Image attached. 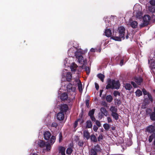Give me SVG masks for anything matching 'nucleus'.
Instances as JSON below:
<instances>
[{"label":"nucleus","mask_w":155,"mask_h":155,"mask_svg":"<svg viewBox=\"0 0 155 155\" xmlns=\"http://www.w3.org/2000/svg\"><path fill=\"white\" fill-rule=\"evenodd\" d=\"M90 138L91 141H93L94 143L97 142V138L94 134H91L90 136Z\"/></svg>","instance_id":"nucleus-23"},{"label":"nucleus","mask_w":155,"mask_h":155,"mask_svg":"<svg viewBox=\"0 0 155 155\" xmlns=\"http://www.w3.org/2000/svg\"><path fill=\"white\" fill-rule=\"evenodd\" d=\"M98 129V127L95 125H94L93 126V130L95 132H97Z\"/></svg>","instance_id":"nucleus-53"},{"label":"nucleus","mask_w":155,"mask_h":155,"mask_svg":"<svg viewBox=\"0 0 155 155\" xmlns=\"http://www.w3.org/2000/svg\"><path fill=\"white\" fill-rule=\"evenodd\" d=\"M123 63H124V60L123 59H122L120 61V65L122 66L123 64Z\"/></svg>","instance_id":"nucleus-61"},{"label":"nucleus","mask_w":155,"mask_h":155,"mask_svg":"<svg viewBox=\"0 0 155 155\" xmlns=\"http://www.w3.org/2000/svg\"><path fill=\"white\" fill-rule=\"evenodd\" d=\"M79 80V81H80V83H81L80 81V80ZM78 89L80 91L81 90V91L82 90V84H81V83H80V84H78Z\"/></svg>","instance_id":"nucleus-51"},{"label":"nucleus","mask_w":155,"mask_h":155,"mask_svg":"<svg viewBox=\"0 0 155 155\" xmlns=\"http://www.w3.org/2000/svg\"><path fill=\"white\" fill-rule=\"evenodd\" d=\"M62 134L61 132H60L59 134V142H61L62 140Z\"/></svg>","instance_id":"nucleus-41"},{"label":"nucleus","mask_w":155,"mask_h":155,"mask_svg":"<svg viewBox=\"0 0 155 155\" xmlns=\"http://www.w3.org/2000/svg\"><path fill=\"white\" fill-rule=\"evenodd\" d=\"M90 51L91 52H94L95 51V49L93 48H91L90 50Z\"/></svg>","instance_id":"nucleus-64"},{"label":"nucleus","mask_w":155,"mask_h":155,"mask_svg":"<svg viewBox=\"0 0 155 155\" xmlns=\"http://www.w3.org/2000/svg\"><path fill=\"white\" fill-rule=\"evenodd\" d=\"M103 136L102 134H100L99 135V137L97 138V140L98 141H100L101 140H102L103 139Z\"/></svg>","instance_id":"nucleus-47"},{"label":"nucleus","mask_w":155,"mask_h":155,"mask_svg":"<svg viewBox=\"0 0 155 155\" xmlns=\"http://www.w3.org/2000/svg\"><path fill=\"white\" fill-rule=\"evenodd\" d=\"M80 60H78V61L79 63H81L82 64H83V65L82 67V68H83V67H84V65H86L87 64V60L86 59H84V57L82 56V58H80Z\"/></svg>","instance_id":"nucleus-16"},{"label":"nucleus","mask_w":155,"mask_h":155,"mask_svg":"<svg viewBox=\"0 0 155 155\" xmlns=\"http://www.w3.org/2000/svg\"><path fill=\"white\" fill-rule=\"evenodd\" d=\"M105 35L107 37H110L111 36L112 33L111 30L109 29L105 30Z\"/></svg>","instance_id":"nucleus-21"},{"label":"nucleus","mask_w":155,"mask_h":155,"mask_svg":"<svg viewBox=\"0 0 155 155\" xmlns=\"http://www.w3.org/2000/svg\"><path fill=\"white\" fill-rule=\"evenodd\" d=\"M97 153L93 148L91 149L90 152V155H97Z\"/></svg>","instance_id":"nucleus-36"},{"label":"nucleus","mask_w":155,"mask_h":155,"mask_svg":"<svg viewBox=\"0 0 155 155\" xmlns=\"http://www.w3.org/2000/svg\"><path fill=\"white\" fill-rule=\"evenodd\" d=\"M93 149H94L97 152H100L101 151V148L100 147V146L98 144H97L95 146L94 148Z\"/></svg>","instance_id":"nucleus-29"},{"label":"nucleus","mask_w":155,"mask_h":155,"mask_svg":"<svg viewBox=\"0 0 155 155\" xmlns=\"http://www.w3.org/2000/svg\"><path fill=\"white\" fill-rule=\"evenodd\" d=\"M73 151V150L71 147H68L66 150V153L68 155H70L72 153Z\"/></svg>","instance_id":"nucleus-33"},{"label":"nucleus","mask_w":155,"mask_h":155,"mask_svg":"<svg viewBox=\"0 0 155 155\" xmlns=\"http://www.w3.org/2000/svg\"><path fill=\"white\" fill-rule=\"evenodd\" d=\"M86 104L87 107L89 108V100L87 99L86 100Z\"/></svg>","instance_id":"nucleus-50"},{"label":"nucleus","mask_w":155,"mask_h":155,"mask_svg":"<svg viewBox=\"0 0 155 155\" xmlns=\"http://www.w3.org/2000/svg\"><path fill=\"white\" fill-rule=\"evenodd\" d=\"M56 140V137L54 136H52L50 141H47L46 142L43 140H39L38 142V144L39 147L41 148L46 147L45 150L47 151H49L51 149V145L54 143Z\"/></svg>","instance_id":"nucleus-1"},{"label":"nucleus","mask_w":155,"mask_h":155,"mask_svg":"<svg viewBox=\"0 0 155 155\" xmlns=\"http://www.w3.org/2000/svg\"><path fill=\"white\" fill-rule=\"evenodd\" d=\"M44 137L46 140H49L51 136V133L49 131H46L44 134Z\"/></svg>","instance_id":"nucleus-12"},{"label":"nucleus","mask_w":155,"mask_h":155,"mask_svg":"<svg viewBox=\"0 0 155 155\" xmlns=\"http://www.w3.org/2000/svg\"><path fill=\"white\" fill-rule=\"evenodd\" d=\"M107 120L108 123H110L112 122V120L110 117H107Z\"/></svg>","instance_id":"nucleus-60"},{"label":"nucleus","mask_w":155,"mask_h":155,"mask_svg":"<svg viewBox=\"0 0 155 155\" xmlns=\"http://www.w3.org/2000/svg\"><path fill=\"white\" fill-rule=\"evenodd\" d=\"M92 127V122L90 120H87L86 122V128H91Z\"/></svg>","instance_id":"nucleus-20"},{"label":"nucleus","mask_w":155,"mask_h":155,"mask_svg":"<svg viewBox=\"0 0 155 155\" xmlns=\"http://www.w3.org/2000/svg\"><path fill=\"white\" fill-rule=\"evenodd\" d=\"M117 107L115 106H111L110 108V110L111 112V114L116 113L117 112Z\"/></svg>","instance_id":"nucleus-24"},{"label":"nucleus","mask_w":155,"mask_h":155,"mask_svg":"<svg viewBox=\"0 0 155 155\" xmlns=\"http://www.w3.org/2000/svg\"><path fill=\"white\" fill-rule=\"evenodd\" d=\"M73 48H70L68 51V54H70L71 52L72 53V54H73L75 56L76 58L78 59V60H80V58H82V52L80 50H78L76 52H75L74 51H73V52L72 51Z\"/></svg>","instance_id":"nucleus-3"},{"label":"nucleus","mask_w":155,"mask_h":155,"mask_svg":"<svg viewBox=\"0 0 155 155\" xmlns=\"http://www.w3.org/2000/svg\"><path fill=\"white\" fill-rule=\"evenodd\" d=\"M151 19L150 16L148 15H145L143 17V20L144 22L149 23Z\"/></svg>","instance_id":"nucleus-15"},{"label":"nucleus","mask_w":155,"mask_h":155,"mask_svg":"<svg viewBox=\"0 0 155 155\" xmlns=\"http://www.w3.org/2000/svg\"><path fill=\"white\" fill-rule=\"evenodd\" d=\"M136 17L137 18L140 19L141 18V13L140 12H138L137 13L136 15Z\"/></svg>","instance_id":"nucleus-46"},{"label":"nucleus","mask_w":155,"mask_h":155,"mask_svg":"<svg viewBox=\"0 0 155 155\" xmlns=\"http://www.w3.org/2000/svg\"><path fill=\"white\" fill-rule=\"evenodd\" d=\"M112 85H113V89H118L120 86L119 81L118 80L116 81L115 80H112Z\"/></svg>","instance_id":"nucleus-6"},{"label":"nucleus","mask_w":155,"mask_h":155,"mask_svg":"<svg viewBox=\"0 0 155 155\" xmlns=\"http://www.w3.org/2000/svg\"><path fill=\"white\" fill-rule=\"evenodd\" d=\"M100 110L101 113L104 115H105V116H107V115L108 114V111L106 110V109L104 107H101L100 109Z\"/></svg>","instance_id":"nucleus-22"},{"label":"nucleus","mask_w":155,"mask_h":155,"mask_svg":"<svg viewBox=\"0 0 155 155\" xmlns=\"http://www.w3.org/2000/svg\"><path fill=\"white\" fill-rule=\"evenodd\" d=\"M84 114V111L83 110H82L81 112L80 113L79 115V117L81 118H82Z\"/></svg>","instance_id":"nucleus-59"},{"label":"nucleus","mask_w":155,"mask_h":155,"mask_svg":"<svg viewBox=\"0 0 155 155\" xmlns=\"http://www.w3.org/2000/svg\"><path fill=\"white\" fill-rule=\"evenodd\" d=\"M65 114L60 111L57 114V119L60 121L63 120L64 118Z\"/></svg>","instance_id":"nucleus-8"},{"label":"nucleus","mask_w":155,"mask_h":155,"mask_svg":"<svg viewBox=\"0 0 155 155\" xmlns=\"http://www.w3.org/2000/svg\"><path fill=\"white\" fill-rule=\"evenodd\" d=\"M65 148L61 146H60L58 148L59 153H65Z\"/></svg>","instance_id":"nucleus-28"},{"label":"nucleus","mask_w":155,"mask_h":155,"mask_svg":"<svg viewBox=\"0 0 155 155\" xmlns=\"http://www.w3.org/2000/svg\"><path fill=\"white\" fill-rule=\"evenodd\" d=\"M68 109V106L67 104H61L60 108V111L66 114Z\"/></svg>","instance_id":"nucleus-5"},{"label":"nucleus","mask_w":155,"mask_h":155,"mask_svg":"<svg viewBox=\"0 0 155 155\" xmlns=\"http://www.w3.org/2000/svg\"><path fill=\"white\" fill-rule=\"evenodd\" d=\"M90 133L87 130H85L83 132V137L87 140L90 138Z\"/></svg>","instance_id":"nucleus-13"},{"label":"nucleus","mask_w":155,"mask_h":155,"mask_svg":"<svg viewBox=\"0 0 155 155\" xmlns=\"http://www.w3.org/2000/svg\"><path fill=\"white\" fill-rule=\"evenodd\" d=\"M95 87L96 88V89L97 90H98L99 89V85L98 84H97V83H95Z\"/></svg>","instance_id":"nucleus-57"},{"label":"nucleus","mask_w":155,"mask_h":155,"mask_svg":"<svg viewBox=\"0 0 155 155\" xmlns=\"http://www.w3.org/2000/svg\"><path fill=\"white\" fill-rule=\"evenodd\" d=\"M151 110L150 109H147L146 111V113L147 115L150 114L151 113Z\"/></svg>","instance_id":"nucleus-44"},{"label":"nucleus","mask_w":155,"mask_h":155,"mask_svg":"<svg viewBox=\"0 0 155 155\" xmlns=\"http://www.w3.org/2000/svg\"><path fill=\"white\" fill-rule=\"evenodd\" d=\"M97 77L102 82H104V79L105 78V76L104 74L101 73H99L97 74Z\"/></svg>","instance_id":"nucleus-30"},{"label":"nucleus","mask_w":155,"mask_h":155,"mask_svg":"<svg viewBox=\"0 0 155 155\" xmlns=\"http://www.w3.org/2000/svg\"><path fill=\"white\" fill-rule=\"evenodd\" d=\"M72 78V74L70 72H67L66 75V79L67 81H71Z\"/></svg>","instance_id":"nucleus-17"},{"label":"nucleus","mask_w":155,"mask_h":155,"mask_svg":"<svg viewBox=\"0 0 155 155\" xmlns=\"http://www.w3.org/2000/svg\"><path fill=\"white\" fill-rule=\"evenodd\" d=\"M137 22L136 21H134L130 22V25L133 28H136L137 27Z\"/></svg>","instance_id":"nucleus-18"},{"label":"nucleus","mask_w":155,"mask_h":155,"mask_svg":"<svg viewBox=\"0 0 155 155\" xmlns=\"http://www.w3.org/2000/svg\"><path fill=\"white\" fill-rule=\"evenodd\" d=\"M150 119L152 121L155 120V106L154 108L153 111L150 114Z\"/></svg>","instance_id":"nucleus-19"},{"label":"nucleus","mask_w":155,"mask_h":155,"mask_svg":"<svg viewBox=\"0 0 155 155\" xmlns=\"http://www.w3.org/2000/svg\"><path fill=\"white\" fill-rule=\"evenodd\" d=\"M60 99L62 101H65L67 100L68 96L66 93H64L61 94L60 96Z\"/></svg>","instance_id":"nucleus-14"},{"label":"nucleus","mask_w":155,"mask_h":155,"mask_svg":"<svg viewBox=\"0 0 155 155\" xmlns=\"http://www.w3.org/2000/svg\"><path fill=\"white\" fill-rule=\"evenodd\" d=\"M142 92H143L144 95H148V92H147L145 89L143 88L142 89Z\"/></svg>","instance_id":"nucleus-48"},{"label":"nucleus","mask_w":155,"mask_h":155,"mask_svg":"<svg viewBox=\"0 0 155 155\" xmlns=\"http://www.w3.org/2000/svg\"><path fill=\"white\" fill-rule=\"evenodd\" d=\"M106 99L107 102L110 103L113 101V98L111 95H109L106 96Z\"/></svg>","instance_id":"nucleus-26"},{"label":"nucleus","mask_w":155,"mask_h":155,"mask_svg":"<svg viewBox=\"0 0 155 155\" xmlns=\"http://www.w3.org/2000/svg\"><path fill=\"white\" fill-rule=\"evenodd\" d=\"M149 10L152 13L155 12V7L153 6H150L149 7Z\"/></svg>","instance_id":"nucleus-39"},{"label":"nucleus","mask_w":155,"mask_h":155,"mask_svg":"<svg viewBox=\"0 0 155 155\" xmlns=\"http://www.w3.org/2000/svg\"><path fill=\"white\" fill-rule=\"evenodd\" d=\"M117 32H113L112 35L111 37V38L116 41H121L122 38L119 35V36H116Z\"/></svg>","instance_id":"nucleus-11"},{"label":"nucleus","mask_w":155,"mask_h":155,"mask_svg":"<svg viewBox=\"0 0 155 155\" xmlns=\"http://www.w3.org/2000/svg\"><path fill=\"white\" fill-rule=\"evenodd\" d=\"M112 80L110 78L107 79V85L106 87V89H113V85H112Z\"/></svg>","instance_id":"nucleus-9"},{"label":"nucleus","mask_w":155,"mask_h":155,"mask_svg":"<svg viewBox=\"0 0 155 155\" xmlns=\"http://www.w3.org/2000/svg\"><path fill=\"white\" fill-rule=\"evenodd\" d=\"M119 31V35L123 39H124V34L125 29L123 26H120L119 27L118 29Z\"/></svg>","instance_id":"nucleus-4"},{"label":"nucleus","mask_w":155,"mask_h":155,"mask_svg":"<svg viewBox=\"0 0 155 155\" xmlns=\"http://www.w3.org/2000/svg\"><path fill=\"white\" fill-rule=\"evenodd\" d=\"M95 110V109H92L91 110H90L88 112V115L90 117L94 116Z\"/></svg>","instance_id":"nucleus-34"},{"label":"nucleus","mask_w":155,"mask_h":155,"mask_svg":"<svg viewBox=\"0 0 155 155\" xmlns=\"http://www.w3.org/2000/svg\"><path fill=\"white\" fill-rule=\"evenodd\" d=\"M111 116L116 120H117L119 119V114L117 112L111 114Z\"/></svg>","instance_id":"nucleus-31"},{"label":"nucleus","mask_w":155,"mask_h":155,"mask_svg":"<svg viewBox=\"0 0 155 155\" xmlns=\"http://www.w3.org/2000/svg\"><path fill=\"white\" fill-rule=\"evenodd\" d=\"M113 94L115 97H116L117 95L120 96V93L117 91H114L113 93Z\"/></svg>","instance_id":"nucleus-42"},{"label":"nucleus","mask_w":155,"mask_h":155,"mask_svg":"<svg viewBox=\"0 0 155 155\" xmlns=\"http://www.w3.org/2000/svg\"><path fill=\"white\" fill-rule=\"evenodd\" d=\"M103 90H100V96L101 97L102 94V93L103 92Z\"/></svg>","instance_id":"nucleus-63"},{"label":"nucleus","mask_w":155,"mask_h":155,"mask_svg":"<svg viewBox=\"0 0 155 155\" xmlns=\"http://www.w3.org/2000/svg\"><path fill=\"white\" fill-rule=\"evenodd\" d=\"M136 96L137 97H140L142 95V92L139 89H137L135 92Z\"/></svg>","instance_id":"nucleus-35"},{"label":"nucleus","mask_w":155,"mask_h":155,"mask_svg":"<svg viewBox=\"0 0 155 155\" xmlns=\"http://www.w3.org/2000/svg\"><path fill=\"white\" fill-rule=\"evenodd\" d=\"M134 80L138 85H140L143 81V79L140 76L139 77H134Z\"/></svg>","instance_id":"nucleus-10"},{"label":"nucleus","mask_w":155,"mask_h":155,"mask_svg":"<svg viewBox=\"0 0 155 155\" xmlns=\"http://www.w3.org/2000/svg\"><path fill=\"white\" fill-rule=\"evenodd\" d=\"M125 88L127 90H130L132 88L131 85L129 83H126L124 86Z\"/></svg>","instance_id":"nucleus-32"},{"label":"nucleus","mask_w":155,"mask_h":155,"mask_svg":"<svg viewBox=\"0 0 155 155\" xmlns=\"http://www.w3.org/2000/svg\"><path fill=\"white\" fill-rule=\"evenodd\" d=\"M58 126V124L56 122H53L51 124V126L52 127L55 128H56Z\"/></svg>","instance_id":"nucleus-54"},{"label":"nucleus","mask_w":155,"mask_h":155,"mask_svg":"<svg viewBox=\"0 0 155 155\" xmlns=\"http://www.w3.org/2000/svg\"><path fill=\"white\" fill-rule=\"evenodd\" d=\"M153 16L155 17V11L152 13L151 17L152 18H153Z\"/></svg>","instance_id":"nucleus-62"},{"label":"nucleus","mask_w":155,"mask_h":155,"mask_svg":"<svg viewBox=\"0 0 155 155\" xmlns=\"http://www.w3.org/2000/svg\"><path fill=\"white\" fill-rule=\"evenodd\" d=\"M81 120V118H79L77 120H76L74 122V128H75L77 127L78 125V122Z\"/></svg>","instance_id":"nucleus-43"},{"label":"nucleus","mask_w":155,"mask_h":155,"mask_svg":"<svg viewBox=\"0 0 155 155\" xmlns=\"http://www.w3.org/2000/svg\"><path fill=\"white\" fill-rule=\"evenodd\" d=\"M96 124L97 125V126L100 127L101 126V124L100 122L97 120H96Z\"/></svg>","instance_id":"nucleus-52"},{"label":"nucleus","mask_w":155,"mask_h":155,"mask_svg":"<svg viewBox=\"0 0 155 155\" xmlns=\"http://www.w3.org/2000/svg\"><path fill=\"white\" fill-rule=\"evenodd\" d=\"M150 4L153 6H155V0H151L150 1Z\"/></svg>","instance_id":"nucleus-49"},{"label":"nucleus","mask_w":155,"mask_h":155,"mask_svg":"<svg viewBox=\"0 0 155 155\" xmlns=\"http://www.w3.org/2000/svg\"><path fill=\"white\" fill-rule=\"evenodd\" d=\"M131 84H132L133 85V87L134 88L137 87V85L133 81H131Z\"/></svg>","instance_id":"nucleus-56"},{"label":"nucleus","mask_w":155,"mask_h":155,"mask_svg":"<svg viewBox=\"0 0 155 155\" xmlns=\"http://www.w3.org/2000/svg\"><path fill=\"white\" fill-rule=\"evenodd\" d=\"M78 66L75 63H73L71 66V69L72 71H75Z\"/></svg>","instance_id":"nucleus-25"},{"label":"nucleus","mask_w":155,"mask_h":155,"mask_svg":"<svg viewBox=\"0 0 155 155\" xmlns=\"http://www.w3.org/2000/svg\"><path fill=\"white\" fill-rule=\"evenodd\" d=\"M90 118L91 120L93 121L94 122L96 120L95 117H94V116H91V117H90Z\"/></svg>","instance_id":"nucleus-58"},{"label":"nucleus","mask_w":155,"mask_h":155,"mask_svg":"<svg viewBox=\"0 0 155 155\" xmlns=\"http://www.w3.org/2000/svg\"><path fill=\"white\" fill-rule=\"evenodd\" d=\"M146 130L147 132L151 134V135L149 137V141L151 142L154 138L153 144L155 146V127L152 125H150L147 127Z\"/></svg>","instance_id":"nucleus-2"},{"label":"nucleus","mask_w":155,"mask_h":155,"mask_svg":"<svg viewBox=\"0 0 155 155\" xmlns=\"http://www.w3.org/2000/svg\"><path fill=\"white\" fill-rule=\"evenodd\" d=\"M103 127L106 130H108L110 128V126L109 125L106 123L104 124Z\"/></svg>","instance_id":"nucleus-37"},{"label":"nucleus","mask_w":155,"mask_h":155,"mask_svg":"<svg viewBox=\"0 0 155 155\" xmlns=\"http://www.w3.org/2000/svg\"><path fill=\"white\" fill-rule=\"evenodd\" d=\"M77 138V139L75 140V141H77L78 140H79L78 142V145L80 147H83V145L84 143V141L82 140H79V138L78 137Z\"/></svg>","instance_id":"nucleus-27"},{"label":"nucleus","mask_w":155,"mask_h":155,"mask_svg":"<svg viewBox=\"0 0 155 155\" xmlns=\"http://www.w3.org/2000/svg\"><path fill=\"white\" fill-rule=\"evenodd\" d=\"M115 100L116 101V103L117 105H119L121 103V101L119 99H115Z\"/></svg>","instance_id":"nucleus-55"},{"label":"nucleus","mask_w":155,"mask_h":155,"mask_svg":"<svg viewBox=\"0 0 155 155\" xmlns=\"http://www.w3.org/2000/svg\"><path fill=\"white\" fill-rule=\"evenodd\" d=\"M148 24V23L147 22H144L141 24L140 25V28H142L143 27H144L146 26H147Z\"/></svg>","instance_id":"nucleus-45"},{"label":"nucleus","mask_w":155,"mask_h":155,"mask_svg":"<svg viewBox=\"0 0 155 155\" xmlns=\"http://www.w3.org/2000/svg\"><path fill=\"white\" fill-rule=\"evenodd\" d=\"M86 65H84V67H83V68L84 69L85 71H87V74H88L90 72V69L89 67L85 66Z\"/></svg>","instance_id":"nucleus-38"},{"label":"nucleus","mask_w":155,"mask_h":155,"mask_svg":"<svg viewBox=\"0 0 155 155\" xmlns=\"http://www.w3.org/2000/svg\"><path fill=\"white\" fill-rule=\"evenodd\" d=\"M147 96L150 101L152 102L153 100V98L149 92H148Z\"/></svg>","instance_id":"nucleus-40"},{"label":"nucleus","mask_w":155,"mask_h":155,"mask_svg":"<svg viewBox=\"0 0 155 155\" xmlns=\"http://www.w3.org/2000/svg\"><path fill=\"white\" fill-rule=\"evenodd\" d=\"M76 88L73 86L72 84L71 83L68 84L67 86V90L68 93L71 92H74L75 91Z\"/></svg>","instance_id":"nucleus-7"}]
</instances>
